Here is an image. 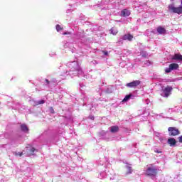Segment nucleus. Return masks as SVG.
I'll return each mask as SVG.
<instances>
[{
	"mask_svg": "<svg viewBox=\"0 0 182 182\" xmlns=\"http://www.w3.org/2000/svg\"><path fill=\"white\" fill-rule=\"evenodd\" d=\"M130 15V11L127 9H124L121 12V16H129Z\"/></svg>",
	"mask_w": 182,
	"mask_h": 182,
	"instance_id": "obj_12",
	"label": "nucleus"
},
{
	"mask_svg": "<svg viewBox=\"0 0 182 182\" xmlns=\"http://www.w3.org/2000/svg\"><path fill=\"white\" fill-rule=\"evenodd\" d=\"M168 132L169 136H178V134H180V131L175 127H169Z\"/></svg>",
	"mask_w": 182,
	"mask_h": 182,
	"instance_id": "obj_5",
	"label": "nucleus"
},
{
	"mask_svg": "<svg viewBox=\"0 0 182 182\" xmlns=\"http://www.w3.org/2000/svg\"><path fill=\"white\" fill-rule=\"evenodd\" d=\"M118 32L117 29L114 28H112L110 30V33H112V35H117Z\"/></svg>",
	"mask_w": 182,
	"mask_h": 182,
	"instance_id": "obj_17",
	"label": "nucleus"
},
{
	"mask_svg": "<svg viewBox=\"0 0 182 182\" xmlns=\"http://www.w3.org/2000/svg\"><path fill=\"white\" fill-rule=\"evenodd\" d=\"M176 139L174 138H170L168 139V144H169V146H173L176 145Z\"/></svg>",
	"mask_w": 182,
	"mask_h": 182,
	"instance_id": "obj_14",
	"label": "nucleus"
},
{
	"mask_svg": "<svg viewBox=\"0 0 182 182\" xmlns=\"http://www.w3.org/2000/svg\"><path fill=\"white\" fill-rule=\"evenodd\" d=\"M21 130L23 132V133H28V132H29V128H28V126H26V124H23L21 125Z\"/></svg>",
	"mask_w": 182,
	"mask_h": 182,
	"instance_id": "obj_10",
	"label": "nucleus"
},
{
	"mask_svg": "<svg viewBox=\"0 0 182 182\" xmlns=\"http://www.w3.org/2000/svg\"><path fill=\"white\" fill-rule=\"evenodd\" d=\"M130 99H134V96L132 94L126 95L122 102H128V100H130Z\"/></svg>",
	"mask_w": 182,
	"mask_h": 182,
	"instance_id": "obj_13",
	"label": "nucleus"
},
{
	"mask_svg": "<svg viewBox=\"0 0 182 182\" xmlns=\"http://www.w3.org/2000/svg\"><path fill=\"white\" fill-rule=\"evenodd\" d=\"M50 110L51 113H53V112H53V108H50Z\"/></svg>",
	"mask_w": 182,
	"mask_h": 182,
	"instance_id": "obj_25",
	"label": "nucleus"
},
{
	"mask_svg": "<svg viewBox=\"0 0 182 182\" xmlns=\"http://www.w3.org/2000/svg\"><path fill=\"white\" fill-rule=\"evenodd\" d=\"M146 174L154 179V177L157 176V167L154 166V165H149L147 166Z\"/></svg>",
	"mask_w": 182,
	"mask_h": 182,
	"instance_id": "obj_2",
	"label": "nucleus"
},
{
	"mask_svg": "<svg viewBox=\"0 0 182 182\" xmlns=\"http://www.w3.org/2000/svg\"><path fill=\"white\" fill-rule=\"evenodd\" d=\"M172 60H181L182 61V55L180 54H175L172 58Z\"/></svg>",
	"mask_w": 182,
	"mask_h": 182,
	"instance_id": "obj_11",
	"label": "nucleus"
},
{
	"mask_svg": "<svg viewBox=\"0 0 182 182\" xmlns=\"http://www.w3.org/2000/svg\"><path fill=\"white\" fill-rule=\"evenodd\" d=\"M172 90L173 87L170 86H167L165 88H162V92L161 93V96H163V97H168L170 95H171Z\"/></svg>",
	"mask_w": 182,
	"mask_h": 182,
	"instance_id": "obj_4",
	"label": "nucleus"
},
{
	"mask_svg": "<svg viewBox=\"0 0 182 182\" xmlns=\"http://www.w3.org/2000/svg\"><path fill=\"white\" fill-rule=\"evenodd\" d=\"M176 69H178V64L177 63H172L169 65V67L168 68L165 69L166 73H170L171 70H174Z\"/></svg>",
	"mask_w": 182,
	"mask_h": 182,
	"instance_id": "obj_6",
	"label": "nucleus"
},
{
	"mask_svg": "<svg viewBox=\"0 0 182 182\" xmlns=\"http://www.w3.org/2000/svg\"><path fill=\"white\" fill-rule=\"evenodd\" d=\"M122 39L123 41H129L130 42L133 40V36L129 33L125 34L122 36Z\"/></svg>",
	"mask_w": 182,
	"mask_h": 182,
	"instance_id": "obj_8",
	"label": "nucleus"
},
{
	"mask_svg": "<svg viewBox=\"0 0 182 182\" xmlns=\"http://www.w3.org/2000/svg\"><path fill=\"white\" fill-rule=\"evenodd\" d=\"M43 103H45V100H40L36 102V106H38V105H43Z\"/></svg>",
	"mask_w": 182,
	"mask_h": 182,
	"instance_id": "obj_20",
	"label": "nucleus"
},
{
	"mask_svg": "<svg viewBox=\"0 0 182 182\" xmlns=\"http://www.w3.org/2000/svg\"><path fill=\"white\" fill-rule=\"evenodd\" d=\"M104 55H105V56H107V55H109V53L107 51H104Z\"/></svg>",
	"mask_w": 182,
	"mask_h": 182,
	"instance_id": "obj_23",
	"label": "nucleus"
},
{
	"mask_svg": "<svg viewBox=\"0 0 182 182\" xmlns=\"http://www.w3.org/2000/svg\"><path fill=\"white\" fill-rule=\"evenodd\" d=\"M46 83H47L48 85H49V80H46Z\"/></svg>",
	"mask_w": 182,
	"mask_h": 182,
	"instance_id": "obj_26",
	"label": "nucleus"
},
{
	"mask_svg": "<svg viewBox=\"0 0 182 182\" xmlns=\"http://www.w3.org/2000/svg\"><path fill=\"white\" fill-rule=\"evenodd\" d=\"M140 85V80H135L132 82L127 83L126 86L127 87H136Z\"/></svg>",
	"mask_w": 182,
	"mask_h": 182,
	"instance_id": "obj_7",
	"label": "nucleus"
},
{
	"mask_svg": "<svg viewBox=\"0 0 182 182\" xmlns=\"http://www.w3.org/2000/svg\"><path fill=\"white\" fill-rule=\"evenodd\" d=\"M127 174H132V166L130 165H127Z\"/></svg>",
	"mask_w": 182,
	"mask_h": 182,
	"instance_id": "obj_18",
	"label": "nucleus"
},
{
	"mask_svg": "<svg viewBox=\"0 0 182 182\" xmlns=\"http://www.w3.org/2000/svg\"><path fill=\"white\" fill-rule=\"evenodd\" d=\"M63 35H69V33H68V32L63 33Z\"/></svg>",
	"mask_w": 182,
	"mask_h": 182,
	"instance_id": "obj_24",
	"label": "nucleus"
},
{
	"mask_svg": "<svg viewBox=\"0 0 182 182\" xmlns=\"http://www.w3.org/2000/svg\"><path fill=\"white\" fill-rule=\"evenodd\" d=\"M23 154V152H18V153H16V156H20V157H21V156H22Z\"/></svg>",
	"mask_w": 182,
	"mask_h": 182,
	"instance_id": "obj_21",
	"label": "nucleus"
},
{
	"mask_svg": "<svg viewBox=\"0 0 182 182\" xmlns=\"http://www.w3.org/2000/svg\"><path fill=\"white\" fill-rule=\"evenodd\" d=\"M181 5H182V0H181ZM168 9L173 14H178V15H181L182 14V6H180L179 7H174V5L171 4L168 6Z\"/></svg>",
	"mask_w": 182,
	"mask_h": 182,
	"instance_id": "obj_3",
	"label": "nucleus"
},
{
	"mask_svg": "<svg viewBox=\"0 0 182 182\" xmlns=\"http://www.w3.org/2000/svg\"><path fill=\"white\" fill-rule=\"evenodd\" d=\"M157 32L159 33L160 35H164V33H166V29L162 27H158Z\"/></svg>",
	"mask_w": 182,
	"mask_h": 182,
	"instance_id": "obj_15",
	"label": "nucleus"
},
{
	"mask_svg": "<svg viewBox=\"0 0 182 182\" xmlns=\"http://www.w3.org/2000/svg\"><path fill=\"white\" fill-rule=\"evenodd\" d=\"M160 141H163V138H159Z\"/></svg>",
	"mask_w": 182,
	"mask_h": 182,
	"instance_id": "obj_27",
	"label": "nucleus"
},
{
	"mask_svg": "<svg viewBox=\"0 0 182 182\" xmlns=\"http://www.w3.org/2000/svg\"><path fill=\"white\" fill-rule=\"evenodd\" d=\"M69 68H70V70L68 75H78V76H80V75L83 73V71H82L80 66H79V63H77V62L76 61H73L70 64H69Z\"/></svg>",
	"mask_w": 182,
	"mask_h": 182,
	"instance_id": "obj_1",
	"label": "nucleus"
},
{
	"mask_svg": "<svg viewBox=\"0 0 182 182\" xmlns=\"http://www.w3.org/2000/svg\"><path fill=\"white\" fill-rule=\"evenodd\" d=\"M26 150L28 154H33V153H35V148L32 147L31 145L26 146Z\"/></svg>",
	"mask_w": 182,
	"mask_h": 182,
	"instance_id": "obj_9",
	"label": "nucleus"
},
{
	"mask_svg": "<svg viewBox=\"0 0 182 182\" xmlns=\"http://www.w3.org/2000/svg\"><path fill=\"white\" fill-rule=\"evenodd\" d=\"M55 28H56L57 32H60V31H62L63 29V28L59 24L56 25Z\"/></svg>",
	"mask_w": 182,
	"mask_h": 182,
	"instance_id": "obj_19",
	"label": "nucleus"
},
{
	"mask_svg": "<svg viewBox=\"0 0 182 182\" xmlns=\"http://www.w3.org/2000/svg\"><path fill=\"white\" fill-rule=\"evenodd\" d=\"M91 119H92V120H94V119H95V117H91Z\"/></svg>",
	"mask_w": 182,
	"mask_h": 182,
	"instance_id": "obj_28",
	"label": "nucleus"
},
{
	"mask_svg": "<svg viewBox=\"0 0 182 182\" xmlns=\"http://www.w3.org/2000/svg\"><path fill=\"white\" fill-rule=\"evenodd\" d=\"M179 143H182V135L178 137Z\"/></svg>",
	"mask_w": 182,
	"mask_h": 182,
	"instance_id": "obj_22",
	"label": "nucleus"
},
{
	"mask_svg": "<svg viewBox=\"0 0 182 182\" xmlns=\"http://www.w3.org/2000/svg\"><path fill=\"white\" fill-rule=\"evenodd\" d=\"M110 132L112 133H116L117 132H119V127L113 126L110 128Z\"/></svg>",
	"mask_w": 182,
	"mask_h": 182,
	"instance_id": "obj_16",
	"label": "nucleus"
}]
</instances>
